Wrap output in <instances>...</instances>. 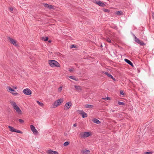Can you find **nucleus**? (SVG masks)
I'll use <instances>...</instances> for the list:
<instances>
[{"mask_svg":"<svg viewBox=\"0 0 154 154\" xmlns=\"http://www.w3.org/2000/svg\"><path fill=\"white\" fill-rule=\"evenodd\" d=\"M9 9L11 12L13 10V8L11 7H9Z\"/></svg>","mask_w":154,"mask_h":154,"instance_id":"ea45409f","label":"nucleus"},{"mask_svg":"<svg viewBox=\"0 0 154 154\" xmlns=\"http://www.w3.org/2000/svg\"><path fill=\"white\" fill-rule=\"evenodd\" d=\"M102 99H104V100L106 99V100H110V98L109 97H106L105 98H102Z\"/></svg>","mask_w":154,"mask_h":154,"instance_id":"c9c22d12","label":"nucleus"},{"mask_svg":"<svg viewBox=\"0 0 154 154\" xmlns=\"http://www.w3.org/2000/svg\"><path fill=\"white\" fill-rule=\"evenodd\" d=\"M93 107V106L91 105L87 104L85 105V107L86 108H91Z\"/></svg>","mask_w":154,"mask_h":154,"instance_id":"412c9836","label":"nucleus"},{"mask_svg":"<svg viewBox=\"0 0 154 154\" xmlns=\"http://www.w3.org/2000/svg\"><path fill=\"white\" fill-rule=\"evenodd\" d=\"M37 103L41 106H44V104L43 103L40 102L38 101H36Z\"/></svg>","mask_w":154,"mask_h":154,"instance_id":"393cba45","label":"nucleus"},{"mask_svg":"<svg viewBox=\"0 0 154 154\" xmlns=\"http://www.w3.org/2000/svg\"><path fill=\"white\" fill-rule=\"evenodd\" d=\"M74 87L78 90H81L82 88L80 86L77 85H75Z\"/></svg>","mask_w":154,"mask_h":154,"instance_id":"aec40b11","label":"nucleus"},{"mask_svg":"<svg viewBox=\"0 0 154 154\" xmlns=\"http://www.w3.org/2000/svg\"><path fill=\"white\" fill-rule=\"evenodd\" d=\"M79 114L81 115L83 118L86 117L87 116V113L84 112L83 110H78Z\"/></svg>","mask_w":154,"mask_h":154,"instance_id":"423d86ee","label":"nucleus"},{"mask_svg":"<svg viewBox=\"0 0 154 154\" xmlns=\"http://www.w3.org/2000/svg\"><path fill=\"white\" fill-rule=\"evenodd\" d=\"M103 10L105 12H107V13H109L110 12V10H109L105 9V8H103Z\"/></svg>","mask_w":154,"mask_h":154,"instance_id":"4be33fe9","label":"nucleus"},{"mask_svg":"<svg viewBox=\"0 0 154 154\" xmlns=\"http://www.w3.org/2000/svg\"><path fill=\"white\" fill-rule=\"evenodd\" d=\"M116 14L117 15H121L123 14V12L120 11H117L116 13Z\"/></svg>","mask_w":154,"mask_h":154,"instance_id":"b1692460","label":"nucleus"},{"mask_svg":"<svg viewBox=\"0 0 154 154\" xmlns=\"http://www.w3.org/2000/svg\"><path fill=\"white\" fill-rule=\"evenodd\" d=\"M139 44L141 45H145V44L142 41H140L138 43Z\"/></svg>","mask_w":154,"mask_h":154,"instance_id":"a878e982","label":"nucleus"},{"mask_svg":"<svg viewBox=\"0 0 154 154\" xmlns=\"http://www.w3.org/2000/svg\"><path fill=\"white\" fill-rule=\"evenodd\" d=\"M106 41L109 43H112V41L111 39L109 38H106Z\"/></svg>","mask_w":154,"mask_h":154,"instance_id":"c85d7f7f","label":"nucleus"},{"mask_svg":"<svg viewBox=\"0 0 154 154\" xmlns=\"http://www.w3.org/2000/svg\"><path fill=\"white\" fill-rule=\"evenodd\" d=\"M94 2L97 4L98 5L102 7H104L106 6V5L104 3L100 1L97 2L95 0V2Z\"/></svg>","mask_w":154,"mask_h":154,"instance_id":"1a4fd4ad","label":"nucleus"},{"mask_svg":"<svg viewBox=\"0 0 154 154\" xmlns=\"http://www.w3.org/2000/svg\"><path fill=\"white\" fill-rule=\"evenodd\" d=\"M15 132L18 133H20V134H22V132L21 131H20V130H17V129H16V131Z\"/></svg>","mask_w":154,"mask_h":154,"instance_id":"f704fd0d","label":"nucleus"},{"mask_svg":"<svg viewBox=\"0 0 154 154\" xmlns=\"http://www.w3.org/2000/svg\"><path fill=\"white\" fill-rule=\"evenodd\" d=\"M63 102V100L62 99H60L55 101L53 104V106L54 107H57L59 105L61 104Z\"/></svg>","mask_w":154,"mask_h":154,"instance_id":"f03ea898","label":"nucleus"},{"mask_svg":"<svg viewBox=\"0 0 154 154\" xmlns=\"http://www.w3.org/2000/svg\"><path fill=\"white\" fill-rule=\"evenodd\" d=\"M111 79H112L114 81H116V79L115 78H113V76H112V78H111Z\"/></svg>","mask_w":154,"mask_h":154,"instance_id":"79ce46f5","label":"nucleus"},{"mask_svg":"<svg viewBox=\"0 0 154 154\" xmlns=\"http://www.w3.org/2000/svg\"><path fill=\"white\" fill-rule=\"evenodd\" d=\"M30 129L33 134H38V131L35 129V127L33 125L30 126Z\"/></svg>","mask_w":154,"mask_h":154,"instance_id":"20e7f679","label":"nucleus"},{"mask_svg":"<svg viewBox=\"0 0 154 154\" xmlns=\"http://www.w3.org/2000/svg\"><path fill=\"white\" fill-rule=\"evenodd\" d=\"M69 78L72 79H73L75 80H76V79L74 76H70Z\"/></svg>","mask_w":154,"mask_h":154,"instance_id":"c756f323","label":"nucleus"},{"mask_svg":"<svg viewBox=\"0 0 154 154\" xmlns=\"http://www.w3.org/2000/svg\"><path fill=\"white\" fill-rule=\"evenodd\" d=\"M120 94L122 95H124V93L122 91H120Z\"/></svg>","mask_w":154,"mask_h":154,"instance_id":"58836bf2","label":"nucleus"},{"mask_svg":"<svg viewBox=\"0 0 154 154\" xmlns=\"http://www.w3.org/2000/svg\"><path fill=\"white\" fill-rule=\"evenodd\" d=\"M118 104L120 105H125V103L121 102H119L118 103Z\"/></svg>","mask_w":154,"mask_h":154,"instance_id":"7c9ffc66","label":"nucleus"},{"mask_svg":"<svg viewBox=\"0 0 154 154\" xmlns=\"http://www.w3.org/2000/svg\"><path fill=\"white\" fill-rule=\"evenodd\" d=\"M69 144V143L68 142H65L63 144V145L64 146H67Z\"/></svg>","mask_w":154,"mask_h":154,"instance_id":"473e14b6","label":"nucleus"},{"mask_svg":"<svg viewBox=\"0 0 154 154\" xmlns=\"http://www.w3.org/2000/svg\"><path fill=\"white\" fill-rule=\"evenodd\" d=\"M44 6L45 8H48L49 9H54V7L52 5H49L47 4H44Z\"/></svg>","mask_w":154,"mask_h":154,"instance_id":"9d476101","label":"nucleus"},{"mask_svg":"<svg viewBox=\"0 0 154 154\" xmlns=\"http://www.w3.org/2000/svg\"><path fill=\"white\" fill-rule=\"evenodd\" d=\"M48 38L47 37H42V39L44 41H46L48 40Z\"/></svg>","mask_w":154,"mask_h":154,"instance_id":"5701e85b","label":"nucleus"},{"mask_svg":"<svg viewBox=\"0 0 154 154\" xmlns=\"http://www.w3.org/2000/svg\"><path fill=\"white\" fill-rule=\"evenodd\" d=\"M103 154H106L105 153H103Z\"/></svg>","mask_w":154,"mask_h":154,"instance_id":"49530a36","label":"nucleus"},{"mask_svg":"<svg viewBox=\"0 0 154 154\" xmlns=\"http://www.w3.org/2000/svg\"><path fill=\"white\" fill-rule=\"evenodd\" d=\"M70 47H71V48H76V46L75 45H71Z\"/></svg>","mask_w":154,"mask_h":154,"instance_id":"e433bc0d","label":"nucleus"},{"mask_svg":"<svg viewBox=\"0 0 154 154\" xmlns=\"http://www.w3.org/2000/svg\"><path fill=\"white\" fill-rule=\"evenodd\" d=\"M48 63L51 67H60V66L59 63L57 61L54 60H49L48 61Z\"/></svg>","mask_w":154,"mask_h":154,"instance_id":"f257e3e1","label":"nucleus"},{"mask_svg":"<svg viewBox=\"0 0 154 154\" xmlns=\"http://www.w3.org/2000/svg\"><path fill=\"white\" fill-rule=\"evenodd\" d=\"M124 60L128 64H129L133 67L134 66L132 63L129 60L127 59H125Z\"/></svg>","mask_w":154,"mask_h":154,"instance_id":"ddd939ff","label":"nucleus"},{"mask_svg":"<svg viewBox=\"0 0 154 154\" xmlns=\"http://www.w3.org/2000/svg\"><path fill=\"white\" fill-rule=\"evenodd\" d=\"M8 39L9 40L10 42L13 44L14 45L16 46L17 45V41H16L10 37L8 38Z\"/></svg>","mask_w":154,"mask_h":154,"instance_id":"6e6552de","label":"nucleus"},{"mask_svg":"<svg viewBox=\"0 0 154 154\" xmlns=\"http://www.w3.org/2000/svg\"><path fill=\"white\" fill-rule=\"evenodd\" d=\"M58 54H60V53H58Z\"/></svg>","mask_w":154,"mask_h":154,"instance_id":"a18cd8bd","label":"nucleus"},{"mask_svg":"<svg viewBox=\"0 0 154 154\" xmlns=\"http://www.w3.org/2000/svg\"><path fill=\"white\" fill-rule=\"evenodd\" d=\"M62 86H61L60 87L58 88V91L59 92H60L62 90Z\"/></svg>","mask_w":154,"mask_h":154,"instance_id":"2f4dec72","label":"nucleus"},{"mask_svg":"<svg viewBox=\"0 0 154 154\" xmlns=\"http://www.w3.org/2000/svg\"><path fill=\"white\" fill-rule=\"evenodd\" d=\"M152 153L151 152H145L144 154H152Z\"/></svg>","mask_w":154,"mask_h":154,"instance_id":"4c0bfd02","label":"nucleus"},{"mask_svg":"<svg viewBox=\"0 0 154 154\" xmlns=\"http://www.w3.org/2000/svg\"><path fill=\"white\" fill-rule=\"evenodd\" d=\"M23 93L27 95H30L32 94V91L29 88H26L23 91Z\"/></svg>","mask_w":154,"mask_h":154,"instance_id":"39448f33","label":"nucleus"},{"mask_svg":"<svg viewBox=\"0 0 154 154\" xmlns=\"http://www.w3.org/2000/svg\"><path fill=\"white\" fill-rule=\"evenodd\" d=\"M8 128L10 129L9 130L10 131L12 132H16V129L15 128L10 126H9Z\"/></svg>","mask_w":154,"mask_h":154,"instance_id":"4468645a","label":"nucleus"},{"mask_svg":"<svg viewBox=\"0 0 154 154\" xmlns=\"http://www.w3.org/2000/svg\"><path fill=\"white\" fill-rule=\"evenodd\" d=\"M134 40L135 42H137V43L140 42V41L139 39H138L135 35H134Z\"/></svg>","mask_w":154,"mask_h":154,"instance_id":"6ab92c4d","label":"nucleus"},{"mask_svg":"<svg viewBox=\"0 0 154 154\" xmlns=\"http://www.w3.org/2000/svg\"><path fill=\"white\" fill-rule=\"evenodd\" d=\"M80 136L81 137L85 138L89 137L91 134L89 132H82L80 134Z\"/></svg>","mask_w":154,"mask_h":154,"instance_id":"7ed1b4c3","label":"nucleus"},{"mask_svg":"<svg viewBox=\"0 0 154 154\" xmlns=\"http://www.w3.org/2000/svg\"><path fill=\"white\" fill-rule=\"evenodd\" d=\"M76 126H77V124H76V123H75V124H74L73 125V126H74V127H76Z\"/></svg>","mask_w":154,"mask_h":154,"instance_id":"37998d69","label":"nucleus"},{"mask_svg":"<svg viewBox=\"0 0 154 154\" xmlns=\"http://www.w3.org/2000/svg\"><path fill=\"white\" fill-rule=\"evenodd\" d=\"M10 103L12 105L14 109L18 106L16 104V103L14 101H11L10 102Z\"/></svg>","mask_w":154,"mask_h":154,"instance_id":"dca6fc26","label":"nucleus"},{"mask_svg":"<svg viewBox=\"0 0 154 154\" xmlns=\"http://www.w3.org/2000/svg\"><path fill=\"white\" fill-rule=\"evenodd\" d=\"M47 153L48 154H59L57 151H53L51 149L48 150Z\"/></svg>","mask_w":154,"mask_h":154,"instance_id":"9b49d317","label":"nucleus"},{"mask_svg":"<svg viewBox=\"0 0 154 154\" xmlns=\"http://www.w3.org/2000/svg\"><path fill=\"white\" fill-rule=\"evenodd\" d=\"M92 121L94 122L97 124H99L101 122L100 121L95 118L93 119L92 120Z\"/></svg>","mask_w":154,"mask_h":154,"instance_id":"2eb2a0df","label":"nucleus"},{"mask_svg":"<svg viewBox=\"0 0 154 154\" xmlns=\"http://www.w3.org/2000/svg\"><path fill=\"white\" fill-rule=\"evenodd\" d=\"M18 121L19 122L21 123H23L24 122V121L23 120L20 119H19Z\"/></svg>","mask_w":154,"mask_h":154,"instance_id":"72a5a7b5","label":"nucleus"},{"mask_svg":"<svg viewBox=\"0 0 154 154\" xmlns=\"http://www.w3.org/2000/svg\"><path fill=\"white\" fill-rule=\"evenodd\" d=\"M73 69H72V68H71V69H69V72H72V71H73Z\"/></svg>","mask_w":154,"mask_h":154,"instance_id":"a19ab883","label":"nucleus"},{"mask_svg":"<svg viewBox=\"0 0 154 154\" xmlns=\"http://www.w3.org/2000/svg\"><path fill=\"white\" fill-rule=\"evenodd\" d=\"M103 73H104L106 75L109 77L111 78H112L113 76L111 75L110 74L107 72H103Z\"/></svg>","mask_w":154,"mask_h":154,"instance_id":"a211bd4d","label":"nucleus"},{"mask_svg":"<svg viewBox=\"0 0 154 154\" xmlns=\"http://www.w3.org/2000/svg\"><path fill=\"white\" fill-rule=\"evenodd\" d=\"M51 41L50 40H49L48 41V42H49V43H51Z\"/></svg>","mask_w":154,"mask_h":154,"instance_id":"c03bdc74","label":"nucleus"},{"mask_svg":"<svg viewBox=\"0 0 154 154\" xmlns=\"http://www.w3.org/2000/svg\"><path fill=\"white\" fill-rule=\"evenodd\" d=\"M12 94L14 96H16L18 95V94L17 92H11Z\"/></svg>","mask_w":154,"mask_h":154,"instance_id":"bb28decb","label":"nucleus"},{"mask_svg":"<svg viewBox=\"0 0 154 154\" xmlns=\"http://www.w3.org/2000/svg\"><path fill=\"white\" fill-rule=\"evenodd\" d=\"M90 152V151L89 150H88L87 149L84 150L83 151V153H85V154H87L88 153V152Z\"/></svg>","mask_w":154,"mask_h":154,"instance_id":"cd10ccee","label":"nucleus"},{"mask_svg":"<svg viewBox=\"0 0 154 154\" xmlns=\"http://www.w3.org/2000/svg\"><path fill=\"white\" fill-rule=\"evenodd\" d=\"M72 105V103L71 102H69L66 103L64 106V109L66 110L69 109Z\"/></svg>","mask_w":154,"mask_h":154,"instance_id":"0eeeda50","label":"nucleus"},{"mask_svg":"<svg viewBox=\"0 0 154 154\" xmlns=\"http://www.w3.org/2000/svg\"><path fill=\"white\" fill-rule=\"evenodd\" d=\"M14 109L16 110L17 112L19 114H22V112L20 110V108L18 106H17L15 108H14Z\"/></svg>","mask_w":154,"mask_h":154,"instance_id":"f8f14e48","label":"nucleus"},{"mask_svg":"<svg viewBox=\"0 0 154 154\" xmlns=\"http://www.w3.org/2000/svg\"><path fill=\"white\" fill-rule=\"evenodd\" d=\"M7 89L8 91H11L12 92H15V91L12 88L10 87L9 86H8L7 87Z\"/></svg>","mask_w":154,"mask_h":154,"instance_id":"f3484780","label":"nucleus"}]
</instances>
